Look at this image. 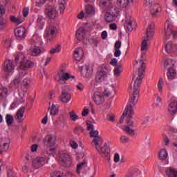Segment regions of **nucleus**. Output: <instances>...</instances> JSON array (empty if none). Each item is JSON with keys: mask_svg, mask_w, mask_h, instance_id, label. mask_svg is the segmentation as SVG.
I'll return each instance as SVG.
<instances>
[{"mask_svg": "<svg viewBox=\"0 0 177 177\" xmlns=\"http://www.w3.org/2000/svg\"><path fill=\"white\" fill-rule=\"evenodd\" d=\"M136 65L140 66L138 68V77L134 82V87L133 90V95L128 102L125 110L122 115L120 120H119V124H122L124 122V118H132L133 117V109H135V105L138 104L139 100V92H140V85H142V80L143 79V73H145V62L143 59H138L136 62Z\"/></svg>", "mask_w": 177, "mask_h": 177, "instance_id": "nucleus-1", "label": "nucleus"}, {"mask_svg": "<svg viewBox=\"0 0 177 177\" xmlns=\"http://www.w3.org/2000/svg\"><path fill=\"white\" fill-rule=\"evenodd\" d=\"M17 63H19V74L16 76L14 80L12 82V84L17 88L20 84H21V80L27 75V70L34 67V63L26 57V55L23 53H20L15 57Z\"/></svg>", "mask_w": 177, "mask_h": 177, "instance_id": "nucleus-2", "label": "nucleus"}, {"mask_svg": "<svg viewBox=\"0 0 177 177\" xmlns=\"http://www.w3.org/2000/svg\"><path fill=\"white\" fill-rule=\"evenodd\" d=\"M91 145L94 146L98 153L103 154L106 156L110 154V149H109V142H105L104 145H103V138L102 137H96L92 140Z\"/></svg>", "mask_w": 177, "mask_h": 177, "instance_id": "nucleus-3", "label": "nucleus"}, {"mask_svg": "<svg viewBox=\"0 0 177 177\" xmlns=\"http://www.w3.org/2000/svg\"><path fill=\"white\" fill-rule=\"evenodd\" d=\"M44 143L48 146L45 151L46 154H48V156H55L57 153L56 137L52 134L47 135L45 137Z\"/></svg>", "mask_w": 177, "mask_h": 177, "instance_id": "nucleus-4", "label": "nucleus"}, {"mask_svg": "<svg viewBox=\"0 0 177 177\" xmlns=\"http://www.w3.org/2000/svg\"><path fill=\"white\" fill-rule=\"evenodd\" d=\"M49 156H50V155L46 153V151H44L40 156L32 160V168L38 169V168H41V167H44L45 164H48L49 160H50Z\"/></svg>", "mask_w": 177, "mask_h": 177, "instance_id": "nucleus-5", "label": "nucleus"}, {"mask_svg": "<svg viewBox=\"0 0 177 177\" xmlns=\"http://www.w3.org/2000/svg\"><path fill=\"white\" fill-rule=\"evenodd\" d=\"M154 36V23H151L148 26V28L147 29V37L144 39L142 44H141V56H145L146 55V50L148 49L147 41L149 39H151Z\"/></svg>", "mask_w": 177, "mask_h": 177, "instance_id": "nucleus-6", "label": "nucleus"}, {"mask_svg": "<svg viewBox=\"0 0 177 177\" xmlns=\"http://www.w3.org/2000/svg\"><path fill=\"white\" fill-rule=\"evenodd\" d=\"M70 78H75V76L71 75L70 73L62 70L61 71L58 72L57 74L55 76V80L59 84H66Z\"/></svg>", "mask_w": 177, "mask_h": 177, "instance_id": "nucleus-7", "label": "nucleus"}, {"mask_svg": "<svg viewBox=\"0 0 177 177\" xmlns=\"http://www.w3.org/2000/svg\"><path fill=\"white\" fill-rule=\"evenodd\" d=\"M44 15L48 19L52 20L53 19H56L59 15V12H57V10L55 6L46 4L45 6Z\"/></svg>", "mask_w": 177, "mask_h": 177, "instance_id": "nucleus-8", "label": "nucleus"}, {"mask_svg": "<svg viewBox=\"0 0 177 177\" xmlns=\"http://www.w3.org/2000/svg\"><path fill=\"white\" fill-rule=\"evenodd\" d=\"M174 61L172 59H167L165 62V67L167 68V78L168 80H174L176 77V71L174 68Z\"/></svg>", "mask_w": 177, "mask_h": 177, "instance_id": "nucleus-9", "label": "nucleus"}, {"mask_svg": "<svg viewBox=\"0 0 177 177\" xmlns=\"http://www.w3.org/2000/svg\"><path fill=\"white\" fill-rule=\"evenodd\" d=\"M57 32V28L55 26H49L46 28L44 37L46 41L50 42L55 39Z\"/></svg>", "mask_w": 177, "mask_h": 177, "instance_id": "nucleus-10", "label": "nucleus"}, {"mask_svg": "<svg viewBox=\"0 0 177 177\" xmlns=\"http://www.w3.org/2000/svg\"><path fill=\"white\" fill-rule=\"evenodd\" d=\"M153 0H145V6H148L150 9L151 15L153 17L157 16V13L161 12V6L160 4H151Z\"/></svg>", "mask_w": 177, "mask_h": 177, "instance_id": "nucleus-11", "label": "nucleus"}, {"mask_svg": "<svg viewBox=\"0 0 177 177\" xmlns=\"http://www.w3.org/2000/svg\"><path fill=\"white\" fill-rule=\"evenodd\" d=\"M165 34L166 39H169L172 36L173 38H176L177 31L174 29V26L169 22H166L165 24Z\"/></svg>", "mask_w": 177, "mask_h": 177, "instance_id": "nucleus-12", "label": "nucleus"}, {"mask_svg": "<svg viewBox=\"0 0 177 177\" xmlns=\"http://www.w3.org/2000/svg\"><path fill=\"white\" fill-rule=\"evenodd\" d=\"M25 113L26 107L24 106H21L17 111L14 118L18 124H23L24 122V120H26V115H24Z\"/></svg>", "mask_w": 177, "mask_h": 177, "instance_id": "nucleus-13", "label": "nucleus"}, {"mask_svg": "<svg viewBox=\"0 0 177 177\" xmlns=\"http://www.w3.org/2000/svg\"><path fill=\"white\" fill-rule=\"evenodd\" d=\"M59 162L62 167H70L71 165V157L67 153H61L59 157Z\"/></svg>", "mask_w": 177, "mask_h": 177, "instance_id": "nucleus-14", "label": "nucleus"}, {"mask_svg": "<svg viewBox=\"0 0 177 177\" xmlns=\"http://www.w3.org/2000/svg\"><path fill=\"white\" fill-rule=\"evenodd\" d=\"M109 74V70L106 66L101 68L100 71L97 72L95 76V81L97 82H103L107 78V75Z\"/></svg>", "mask_w": 177, "mask_h": 177, "instance_id": "nucleus-15", "label": "nucleus"}, {"mask_svg": "<svg viewBox=\"0 0 177 177\" xmlns=\"http://www.w3.org/2000/svg\"><path fill=\"white\" fill-rule=\"evenodd\" d=\"M123 22L127 32H131L133 30V18L130 15H127Z\"/></svg>", "mask_w": 177, "mask_h": 177, "instance_id": "nucleus-16", "label": "nucleus"}, {"mask_svg": "<svg viewBox=\"0 0 177 177\" xmlns=\"http://www.w3.org/2000/svg\"><path fill=\"white\" fill-rule=\"evenodd\" d=\"M93 100L97 104V106H100L104 103V93L101 91H95L93 95Z\"/></svg>", "mask_w": 177, "mask_h": 177, "instance_id": "nucleus-17", "label": "nucleus"}, {"mask_svg": "<svg viewBox=\"0 0 177 177\" xmlns=\"http://www.w3.org/2000/svg\"><path fill=\"white\" fill-rule=\"evenodd\" d=\"M14 32L16 37L23 39L27 36V28L24 26H19L15 29Z\"/></svg>", "mask_w": 177, "mask_h": 177, "instance_id": "nucleus-18", "label": "nucleus"}, {"mask_svg": "<svg viewBox=\"0 0 177 177\" xmlns=\"http://www.w3.org/2000/svg\"><path fill=\"white\" fill-rule=\"evenodd\" d=\"M122 130L129 135H135V130L133 129V121L127 120V125L124 126Z\"/></svg>", "mask_w": 177, "mask_h": 177, "instance_id": "nucleus-19", "label": "nucleus"}, {"mask_svg": "<svg viewBox=\"0 0 177 177\" xmlns=\"http://www.w3.org/2000/svg\"><path fill=\"white\" fill-rule=\"evenodd\" d=\"M96 8L93 5L88 4L85 7L84 17L95 16Z\"/></svg>", "mask_w": 177, "mask_h": 177, "instance_id": "nucleus-20", "label": "nucleus"}, {"mask_svg": "<svg viewBox=\"0 0 177 177\" xmlns=\"http://www.w3.org/2000/svg\"><path fill=\"white\" fill-rule=\"evenodd\" d=\"M84 55H85V52L82 48L80 47L76 48L73 54L75 60L77 62H81V60L84 59Z\"/></svg>", "mask_w": 177, "mask_h": 177, "instance_id": "nucleus-21", "label": "nucleus"}, {"mask_svg": "<svg viewBox=\"0 0 177 177\" xmlns=\"http://www.w3.org/2000/svg\"><path fill=\"white\" fill-rule=\"evenodd\" d=\"M3 70L7 73H10L12 74L13 71H15V65H13V61L6 59L4 62Z\"/></svg>", "mask_w": 177, "mask_h": 177, "instance_id": "nucleus-22", "label": "nucleus"}, {"mask_svg": "<svg viewBox=\"0 0 177 177\" xmlns=\"http://www.w3.org/2000/svg\"><path fill=\"white\" fill-rule=\"evenodd\" d=\"M30 85H31V79L27 77L23 79L21 86V91L27 92L30 89Z\"/></svg>", "mask_w": 177, "mask_h": 177, "instance_id": "nucleus-23", "label": "nucleus"}, {"mask_svg": "<svg viewBox=\"0 0 177 177\" xmlns=\"http://www.w3.org/2000/svg\"><path fill=\"white\" fill-rule=\"evenodd\" d=\"M60 100L62 103H68V102L71 100V95L68 93V91L63 90L60 95Z\"/></svg>", "mask_w": 177, "mask_h": 177, "instance_id": "nucleus-24", "label": "nucleus"}, {"mask_svg": "<svg viewBox=\"0 0 177 177\" xmlns=\"http://www.w3.org/2000/svg\"><path fill=\"white\" fill-rule=\"evenodd\" d=\"M168 111L171 114V115H174V114H176L177 113V101L174 100L169 103L168 106Z\"/></svg>", "mask_w": 177, "mask_h": 177, "instance_id": "nucleus-25", "label": "nucleus"}, {"mask_svg": "<svg viewBox=\"0 0 177 177\" xmlns=\"http://www.w3.org/2000/svg\"><path fill=\"white\" fill-rule=\"evenodd\" d=\"M36 26L39 30H44L45 27V18L42 15H39L37 17Z\"/></svg>", "mask_w": 177, "mask_h": 177, "instance_id": "nucleus-26", "label": "nucleus"}, {"mask_svg": "<svg viewBox=\"0 0 177 177\" xmlns=\"http://www.w3.org/2000/svg\"><path fill=\"white\" fill-rule=\"evenodd\" d=\"M6 13V10L3 8H0V30H3V28H5L6 27V20L3 19L2 18V16Z\"/></svg>", "mask_w": 177, "mask_h": 177, "instance_id": "nucleus-27", "label": "nucleus"}, {"mask_svg": "<svg viewBox=\"0 0 177 177\" xmlns=\"http://www.w3.org/2000/svg\"><path fill=\"white\" fill-rule=\"evenodd\" d=\"M85 34H86V30L85 28L81 27L76 32V38L78 41H82L85 38Z\"/></svg>", "mask_w": 177, "mask_h": 177, "instance_id": "nucleus-28", "label": "nucleus"}, {"mask_svg": "<svg viewBox=\"0 0 177 177\" xmlns=\"http://www.w3.org/2000/svg\"><path fill=\"white\" fill-rule=\"evenodd\" d=\"M0 147L3 151H8L10 147V140L8 138L3 139L0 144Z\"/></svg>", "mask_w": 177, "mask_h": 177, "instance_id": "nucleus-29", "label": "nucleus"}, {"mask_svg": "<svg viewBox=\"0 0 177 177\" xmlns=\"http://www.w3.org/2000/svg\"><path fill=\"white\" fill-rule=\"evenodd\" d=\"M177 45L172 41H169L166 44V52L167 53H171V52H176Z\"/></svg>", "mask_w": 177, "mask_h": 177, "instance_id": "nucleus-30", "label": "nucleus"}, {"mask_svg": "<svg viewBox=\"0 0 177 177\" xmlns=\"http://www.w3.org/2000/svg\"><path fill=\"white\" fill-rule=\"evenodd\" d=\"M24 102H26V100L24 99V94H23L19 99H17L13 102V103L11 104V109H16L17 106L24 103Z\"/></svg>", "mask_w": 177, "mask_h": 177, "instance_id": "nucleus-31", "label": "nucleus"}, {"mask_svg": "<svg viewBox=\"0 0 177 177\" xmlns=\"http://www.w3.org/2000/svg\"><path fill=\"white\" fill-rule=\"evenodd\" d=\"M73 177V174L68 172L66 174L61 173L60 171H55L51 174V177Z\"/></svg>", "mask_w": 177, "mask_h": 177, "instance_id": "nucleus-32", "label": "nucleus"}, {"mask_svg": "<svg viewBox=\"0 0 177 177\" xmlns=\"http://www.w3.org/2000/svg\"><path fill=\"white\" fill-rule=\"evenodd\" d=\"M132 1L133 0H117L116 5L122 9H125L128 6V3L132 2Z\"/></svg>", "mask_w": 177, "mask_h": 177, "instance_id": "nucleus-33", "label": "nucleus"}, {"mask_svg": "<svg viewBox=\"0 0 177 177\" xmlns=\"http://www.w3.org/2000/svg\"><path fill=\"white\" fill-rule=\"evenodd\" d=\"M166 175L167 177H177V170L172 167L166 169Z\"/></svg>", "mask_w": 177, "mask_h": 177, "instance_id": "nucleus-34", "label": "nucleus"}, {"mask_svg": "<svg viewBox=\"0 0 177 177\" xmlns=\"http://www.w3.org/2000/svg\"><path fill=\"white\" fill-rule=\"evenodd\" d=\"M158 157L160 160H162L163 161H165V160L168 158V152L167 151V149H160L158 153Z\"/></svg>", "mask_w": 177, "mask_h": 177, "instance_id": "nucleus-35", "label": "nucleus"}, {"mask_svg": "<svg viewBox=\"0 0 177 177\" xmlns=\"http://www.w3.org/2000/svg\"><path fill=\"white\" fill-rule=\"evenodd\" d=\"M86 167H88L86 161L81 162L80 163L77 164L76 170L77 174H81V171L86 169Z\"/></svg>", "mask_w": 177, "mask_h": 177, "instance_id": "nucleus-36", "label": "nucleus"}, {"mask_svg": "<svg viewBox=\"0 0 177 177\" xmlns=\"http://www.w3.org/2000/svg\"><path fill=\"white\" fill-rule=\"evenodd\" d=\"M105 21L106 23H113V21H115L117 20L116 18H115L110 12H106L104 15Z\"/></svg>", "mask_w": 177, "mask_h": 177, "instance_id": "nucleus-37", "label": "nucleus"}, {"mask_svg": "<svg viewBox=\"0 0 177 177\" xmlns=\"http://www.w3.org/2000/svg\"><path fill=\"white\" fill-rule=\"evenodd\" d=\"M41 48L37 46H34L30 49V53L32 56H39V55H41Z\"/></svg>", "mask_w": 177, "mask_h": 177, "instance_id": "nucleus-38", "label": "nucleus"}, {"mask_svg": "<svg viewBox=\"0 0 177 177\" xmlns=\"http://www.w3.org/2000/svg\"><path fill=\"white\" fill-rule=\"evenodd\" d=\"M10 19L12 21V23H15V24H21V23L24 21V18L21 17H16L15 16H11L10 17Z\"/></svg>", "mask_w": 177, "mask_h": 177, "instance_id": "nucleus-39", "label": "nucleus"}, {"mask_svg": "<svg viewBox=\"0 0 177 177\" xmlns=\"http://www.w3.org/2000/svg\"><path fill=\"white\" fill-rule=\"evenodd\" d=\"M50 110V115H56L59 113V105L53 104L50 108H48Z\"/></svg>", "mask_w": 177, "mask_h": 177, "instance_id": "nucleus-40", "label": "nucleus"}, {"mask_svg": "<svg viewBox=\"0 0 177 177\" xmlns=\"http://www.w3.org/2000/svg\"><path fill=\"white\" fill-rule=\"evenodd\" d=\"M82 75L83 77L88 78L91 75V68L88 66H84L82 68Z\"/></svg>", "mask_w": 177, "mask_h": 177, "instance_id": "nucleus-41", "label": "nucleus"}, {"mask_svg": "<svg viewBox=\"0 0 177 177\" xmlns=\"http://www.w3.org/2000/svg\"><path fill=\"white\" fill-rule=\"evenodd\" d=\"M109 13L117 19V17L120 16V9L118 8L113 7L111 8Z\"/></svg>", "mask_w": 177, "mask_h": 177, "instance_id": "nucleus-42", "label": "nucleus"}, {"mask_svg": "<svg viewBox=\"0 0 177 177\" xmlns=\"http://www.w3.org/2000/svg\"><path fill=\"white\" fill-rule=\"evenodd\" d=\"M122 73V66L118 65L116 68L113 69V74L115 77H120Z\"/></svg>", "mask_w": 177, "mask_h": 177, "instance_id": "nucleus-43", "label": "nucleus"}, {"mask_svg": "<svg viewBox=\"0 0 177 177\" xmlns=\"http://www.w3.org/2000/svg\"><path fill=\"white\" fill-rule=\"evenodd\" d=\"M68 0H59V9L60 12H64V9H66V5L67 4V1Z\"/></svg>", "mask_w": 177, "mask_h": 177, "instance_id": "nucleus-44", "label": "nucleus"}, {"mask_svg": "<svg viewBox=\"0 0 177 177\" xmlns=\"http://www.w3.org/2000/svg\"><path fill=\"white\" fill-rule=\"evenodd\" d=\"M62 50V46L60 45H57L55 47L50 50V55H55V53H59Z\"/></svg>", "mask_w": 177, "mask_h": 177, "instance_id": "nucleus-45", "label": "nucleus"}, {"mask_svg": "<svg viewBox=\"0 0 177 177\" xmlns=\"http://www.w3.org/2000/svg\"><path fill=\"white\" fill-rule=\"evenodd\" d=\"M164 88V80L162 78H160L158 83V91L160 93H162V89Z\"/></svg>", "mask_w": 177, "mask_h": 177, "instance_id": "nucleus-46", "label": "nucleus"}, {"mask_svg": "<svg viewBox=\"0 0 177 177\" xmlns=\"http://www.w3.org/2000/svg\"><path fill=\"white\" fill-rule=\"evenodd\" d=\"M90 138H94V139H96V138L100 137L99 136V131L97 130H91L89 133Z\"/></svg>", "mask_w": 177, "mask_h": 177, "instance_id": "nucleus-47", "label": "nucleus"}, {"mask_svg": "<svg viewBox=\"0 0 177 177\" xmlns=\"http://www.w3.org/2000/svg\"><path fill=\"white\" fill-rule=\"evenodd\" d=\"M6 122H7L8 125H12L13 124V116L8 114L6 116Z\"/></svg>", "mask_w": 177, "mask_h": 177, "instance_id": "nucleus-48", "label": "nucleus"}, {"mask_svg": "<svg viewBox=\"0 0 177 177\" xmlns=\"http://www.w3.org/2000/svg\"><path fill=\"white\" fill-rule=\"evenodd\" d=\"M3 45L5 48H10L12 46V39H6L3 42Z\"/></svg>", "mask_w": 177, "mask_h": 177, "instance_id": "nucleus-49", "label": "nucleus"}, {"mask_svg": "<svg viewBox=\"0 0 177 177\" xmlns=\"http://www.w3.org/2000/svg\"><path fill=\"white\" fill-rule=\"evenodd\" d=\"M114 115L113 113H107L105 117V120L110 121L111 122H114Z\"/></svg>", "mask_w": 177, "mask_h": 177, "instance_id": "nucleus-50", "label": "nucleus"}, {"mask_svg": "<svg viewBox=\"0 0 177 177\" xmlns=\"http://www.w3.org/2000/svg\"><path fill=\"white\" fill-rule=\"evenodd\" d=\"M86 129L87 131H93L95 129V125L91 121L86 122Z\"/></svg>", "mask_w": 177, "mask_h": 177, "instance_id": "nucleus-51", "label": "nucleus"}, {"mask_svg": "<svg viewBox=\"0 0 177 177\" xmlns=\"http://www.w3.org/2000/svg\"><path fill=\"white\" fill-rule=\"evenodd\" d=\"M70 118L72 120V121H77L78 120V115L75 112L72 111L69 113Z\"/></svg>", "mask_w": 177, "mask_h": 177, "instance_id": "nucleus-52", "label": "nucleus"}, {"mask_svg": "<svg viewBox=\"0 0 177 177\" xmlns=\"http://www.w3.org/2000/svg\"><path fill=\"white\" fill-rule=\"evenodd\" d=\"M120 142L121 143H128L129 142V138L127 136H122L120 137Z\"/></svg>", "mask_w": 177, "mask_h": 177, "instance_id": "nucleus-53", "label": "nucleus"}, {"mask_svg": "<svg viewBox=\"0 0 177 177\" xmlns=\"http://www.w3.org/2000/svg\"><path fill=\"white\" fill-rule=\"evenodd\" d=\"M46 3V0H36L37 6H43Z\"/></svg>", "mask_w": 177, "mask_h": 177, "instance_id": "nucleus-54", "label": "nucleus"}, {"mask_svg": "<svg viewBox=\"0 0 177 177\" xmlns=\"http://www.w3.org/2000/svg\"><path fill=\"white\" fill-rule=\"evenodd\" d=\"M70 146L72 149H74V150L78 149V143L75 142V141H71Z\"/></svg>", "mask_w": 177, "mask_h": 177, "instance_id": "nucleus-55", "label": "nucleus"}, {"mask_svg": "<svg viewBox=\"0 0 177 177\" xmlns=\"http://www.w3.org/2000/svg\"><path fill=\"white\" fill-rule=\"evenodd\" d=\"M148 122H150V117L149 116L144 118V120H142V124L144 125V127H146Z\"/></svg>", "mask_w": 177, "mask_h": 177, "instance_id": "nucleus-56", "label": "nucleus"}, {"mask_svg": "<svg viewBox=\"0 0 177 177\" xmlns=\"http://www.w3.org/2000/svg\"><path fill=\"white\" fill-rule=\"evenodd\" d=\"M117 63H118V60L116 58H113L111 59V66H113V67H115L117 66Z\"/></svg>", "mask_w": 177, "mask_h": 177, "instance_id": "nucleus-57", "label": "nucleus"}, {"mask_svg": "<svg viewBox=\"0 0 177 177\" xmlns=\"http://www.w3.org/2000/svg\"><path fill=\"white\" fill-rule=\"evenodd\" d=\"M29 12H30V8H25L23 10V16H24V17H27V16H28Z\"/></svg>", "mask_w": 177, "mask_h": 177, "instance_id": "nucleus-58", "label": "nucleus"}, {"mask_svg": "<svg viewBox=\"0 0 177 177\" xmlns=\"http://www.w3.org/2000/svg\"><path fill=\"white\" fill-rule=\"evenodd\" d=\"M114 56L115 57H120L121 56V50L120 49H114Z\"/></svg>", "mask_w": 177, "mask_h": 177, "instance_id": "nucleus-59", "label": "nucleus"}, {"mask_svg": "<svg viewBox=\"0 0 177 177\" xmlns=\"http://www.w3.org/2000/svg\"><path fill=\"white\" fill-rule=\"evenodd\" d=\"M97 3L99 6H100V8H103L106 5V1H100L99 0L97 1Z\"/></svg>", "mask_w": 177, "mask_h": 177, "instance_id": "nucleus-60", "label": "nucleus"}, {"mask_svg": "<svg viewBox=\"0 0 177 177\" xmlns=\"http://www.w3.org/2000/svg\"><path fill=\"white\" fill-rule=\"evenodd\" d=\"M120 48H121V41H117L115 43L114 49H120Z\"/></svg>", "mask_w": 177, "mask_h": 177, "instance_id": "nucleus-61", "label": "nucleus"}, {"mask_svg": "<svg viewBox=\"0 0 177 177\" xmlns=\"http://www.w3.org/2000/svg\"><path fill=\"white\" fill-rule=\"evenodd\" d=\"M101 38L102 39H106V38H107V31L104 30V31L102 32Z\"/></svg>", "mask_w": 177, "mask_h": 177, "instance_id": "nucleus-62", "label": "nucleus"}, {"mask_svg": "<svg viewBox=\"0 0 177 177\" xmlns=\"http://www.w3.org/2000/svg\"><path fill=\"white\" fill-rule=\"evenodd\" d=\"M161 97L156 95V104L157 106H158V107H160V104L161 103Z\"/></svg>", "mask_w": 177, "mask_h": 177, "instance_id": "nucleus-63", "label": "nucleus"}, {"mask_svg": "<svg viewBox=\"0 0 177 177\" xmlns=\"http://www.w3.org/2000/svg\"><path fill=\"white\" fill-rule=\"evenodd\" d=\"M110 30H117V24H111L109 26Z\"/></svg>", "mask_w": 177, "mask_h": 177, "instance_id": "nucleus-64", "label": "nucleus"}]
</instances>
